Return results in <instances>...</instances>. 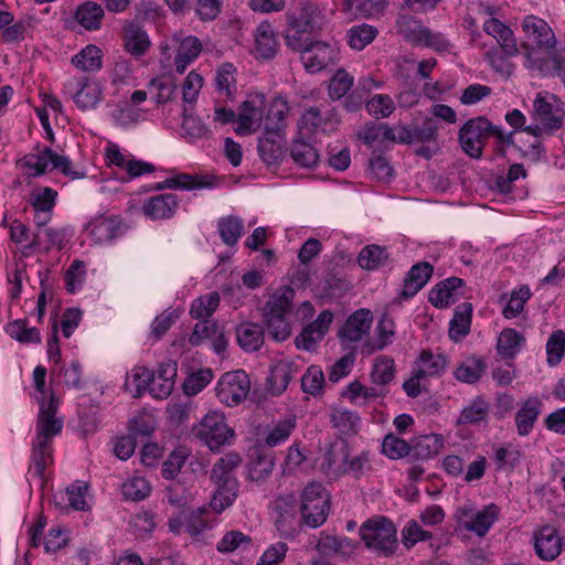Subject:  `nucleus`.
I'll list each match as a JSON object with an SVG mask.
<instances>
[{
  "label": "nucleus",
  "instance_id": "f257e3e1",
  "mask_svg": "<svg viewBox=\"0 0 565 565\" xmlns=\"http://www.w3.org/2000/svg\"><path fill=\"white\" fill-rule=\"evenodd\" d=\"M58 401L53 394L50 401L41 404L38 424L36 438L33 441L32 462L34 472L38 477H42L46 465L52 461V438L62 431L63 422L56 418Z\"/></svg>",
  "mask_w": 565,
  "mask_h": 565
},
{
  "label": "nucleus",
  "instance_id": "f03ea898",
  "mask_svg": "<svg viewBox=\"0 0 565 565\" xmlns=\"http://www.w3.org/2000/svg\"><path fill=\"white\" fill-rule=\"evenodd\" d=\"M294 297V289L284 287L271 295L264 306V323L275 341H284L291 333V327L286 320V315L291 310Z\"/></svg>",
  "mask_w": 565,
  "mask_h": 565
},
{
  "label": "nucleus",
  "instance_id": "7ed1b4c3",
  "mask_svg": "<svg viewBox=\"0 0 565 565\" xmlns=\"http://www.w3.org/2000/svg\"><path fill=\"white\" fill-rule=\"evenodd\" d=\"M360 536L365 546L380 556H392L398 546L397 530L393 522L384 516L365 521L360 527Z\"/></svg>",
  "mask_w": 565,
  "mask_h": 565
},
{
  "label": "nucleus",
  "instance_id": "20e7f679",
  "mask_svg": "<svg viewBox=\"0 0 565 565\" xmlns=\"http://www.w3.org/2000/svg\"><path fill=\"white\" fill-rule=\"evenodd\" d=\"M329 511V493L321 483L310 482L301 494V521L310 527H319L327 521Z\"/></svg>",
  "mask_w": 565,
  "mask_h": 565
},
{
  "label": "nucleus",
  "instance_id": "39448f33",
  "mask_svg": "<svg viewBox=\"0 0 565 565\" xmlns=\"http://www.w3.org/2000/svg\"><path fill=\"white\" fill-rule=\"evenodd\" d=\"M193 431L194 436L212 451L230 445L235 437L234 430L226 424L225 416L218 412L206 414Z\"/></svg>",
  "mask_w": 565,
  "mask_h": 565
},
{
  "label": "nucleus",
  "instance_id": "423d86ee",
  "mask_svg": "<svg viewBox=\"0 0 565 565\" xmlns=\"http://www.w3.org/2000/svg\"><path fill=\"white\" fill-rule=\"evenodd\" d=\"M492 124L483 116L469 119L459 130L458 140L462 151L473 159L482 157Z\"/></svg>",
  "mask_w": 565,
  "mask_h": 565
},
{
  "label": "nucleus",
  "instance_id": "0eeeda50",
  "mask_svg": "<svg viewBox=\"0 0 565 565\" xmlns=\"http://www.w3.org/2000/svg\"><path fill=\"white\" fill-rule=\"evenodd\" d=\"M249 390L250 380L243 370L223 374L215 388L218 401L230 407L237 406L245 401Z\"/></svg>",
  "mask_w": 565,
  "mask_h": 565
},
{
  "label": "nucleus",
  "instance_id": "6e6552de",
  "mask_svg": "<svg viewBox=\"0 0 565 565\" xmlns=\"http://www.w3.org/2000/svg\"><path fill=\"white\" fill-rule=\"evenodd\" d=\"M531 114L536 122H542L555 131L562 128L565 118L563 103L557 96L546 92L536 94Z\"/></svg>",
  "mask_w": 565,
  "mask_h": 565
},
{
  "label": "nucleus",
  "instance_id": "1a4fd4ad",
  "mask_svg": "<svg viewBox=\"0 0 565 565\" xmlns=\"http://www.w3.org/2000/svg\"><path fill=\"white\" fill-rule=\"evenodd\" d=\"M296 499L292 494L277 498L271 505L275 526L285 539L294 537L303 522L297 516Z\"/></svg>",
  "mask_w": 565,
  "mask_h": 565
},
{
  "label": "nucleus",
  "instance_id": "9d476101",
  "mask_svg": "<svg viewBox=\"0 0 565 565\" xmlns=\"http://www.w3.org/2000/svg\"><path fill=\"white\" fill-rule=\"evenodd\" d=\"M49 162L52 163L54 169H57L63 174L68 175L72 179H78L83 177V173H78L72 170V162L67 157L54 152L49 147H45L43 151L38 154L29 153L22 159V164L24 167L35 171L34 175L45 173Z\"/></svg>",
  "mask_w": 565,
  "mask_h": 565
},
{
  "label": "nucleus",
  "instance_id": "9b49d317",
  "mask_svg": "<svg viewBox=\"0 0 565 565\" xmlns=\"http://www.w3.org/2000/svg\"><path fill=\"white\" fill-rule=\"evenodd\" d=\"M338 57L337 49L326 42L313 41L306 51L301 53V62L309 73H317L334 64Z\"/></svg>",
  "mask_w": 565,
  "mask_h": 565
},
{
  "label": "nucleus",
  "instance_id": "f8f14e48",
  "mask_svg": "<svg viewBox=\"0 0 565 565\" xmlns=\"http://www.w3.org/2000/svg\"><path fill=\"white\" fill-rule=\"evenodd\" d=\"M522 30L527 40H531L540 49H554L556 38L546 21L536 15H526L522 21Z\"/></svg>",
  "mask_w": 565,
  "mask_h": 565
},
{
  "label": "nucleus",
  "instance_id": "ddd939ff",
  "mask_svg": "<svg viewBox=\"0 0 565 565\" xmlns=\"http://www.w3.org/2000/svg\"><path fill=\"white\" fill-rule=\"evenodd\" d=\"M373 315L367 309H359L347 319L345 323L338 331L342 341L358 342L371 329Z\"/></svg>",
  "mask_w": 565,
  "mask_h": 565
},
{
  "label": "nucleus",
  "instance_id": "4468645a",
  "mask_svg": "<svg viewBox=\"0 0 565 565\" xmlns=\"http://www.w3.org/2000/svg\"><path fill=\"white\" fill-rule=\"evenodd\" d=\"M264 96H256L253 99L245 100L239 106L237 116V127L235 131L238 135H248L260 126L263 118Z\"/></svg>",
  "mask_w": 565,
  "mask_h": 565
},
{
  "label": "nucleus",
  "instance_id": "2eb2a0df",
  "mask_svg": "<svg viewBox=\"0 0 565 565\" xmlns=\"http://www.w3.org/2000/svg\"><path fill=\"white\" fill-rule=\"evenodd\" d=\"M534 548L543 561H553L562 552V540L552 526H543L534 534Z\"/></svg>",
  "mask_w": 565,
  "mask_h": 565
},
{
  "label": "nucleus",
  "instance_id": "dca6fc26",
  "mask_svg": "<svg viewBox=\"0 0 565 565\" xmlns=\"http://www.w3.org/2000/svg\"><path fill=\"white\" fill-rule=\"evenodd\" d=\"M125 49L135 57L143 56L150 49L151 42L147 32L136 21H126L122 26Z\"/></svg>",
  "mask_w": 565,
  "mask_h": 565
},
{
  "label": "nucleus",
  "instance_id": "f3484780",
  "mask_svg": "<svg viewBox=\"0 0 565 565\" xmlns=\"http://www.w3.org/2000/svg\"><path fill=\"white\" fill-rule=\"evenodd\" d=\"M177 372L175 361H163L159 365L157 374H152L151 395L160 399L167 398L174 388Z\"/></svg>",
  "mask_w": 565,
  "mask_h": 565
},
{
  "label": "nucleus",
  "instance_id": "a211bd4d",
  "mask_svg": "<svg viewBox=\"0 0 565 565\" xmlns=\"http://www.w3.org/2000/svg\"><path fill=\"white\" fill-rule=\"evenodd\" d=\"M433 270V266L427 262L415 264L404 279L399 298L407 300L414 297L429 280Z\"/></svg>",
  "mask_w": 565,
  "mask_h": 565
},
{
  "label": "nucleus",
  "instance_id": "6ab92c4d",
  "mask_svg": "<svg viewBox=\"0 0 565 565\" xmlns=\"http://www.w3.org/2000/svg\"><path fill=\"white\" fill-rule=\"evenodd\" d=\"M483 31L493 36L507 56L519 54V47L513 31L498 19L491 18L483 24Z\"/></svg>",
  "mask_w": 565,
  "mask_h": 565
},
{
  "label": "nucleus",
  "instance_id": "aec40b11",
  "mask_svg": "<svg viewBox=\"0 0 565 565\" xmlns=\"http://www.w3.org/2000/svg\"><path fill=\"white\" fill-rule=\"evenodd\" d=\"M300 367L295 361H278L270 370L269 390L275 395L286 391L290 381L299 373Z\"/></svg>",
  "mask_w": 565,
  "mask_h": 565
},
{
  "label": "nucleus",
  "instance_id": "412c9836",
  "mask_svg": "<svg viewBox=\"0 0 565 565\" xmlns=\"http://www.w3.org/2000/svg\"><path fill=\"white\" fill-rule=\"evenodd\" d=\"M294 15H287V28L284 33L286 45L298 53L310 47L313 42L310 38L312 29L299 24Z\"/></svg>",
  "mask_w": 565,
  "mask_h": 565
},
{
  "label": "nucleus",
  "instance_id": "4be33fe9",
  "mask_svg": "<svg viewBox=\"0 0 565 565\" xmlns=\"http://www.w3.org/2000/svg\"><path fill=\"white\" fill-rule=\"evenodd\" d=\"M465 285L458 277H449L438 282L429 292V302L439 309L447 308L456 301V291Z\"/></svg>",
  "mask_w": 565,
  "mask_h": 565
},
{
  "label": "nucleus",
  "instance_id": "5701e85b",
  "mask_svg": "<svg viewBox=\"0 0 565 565\" xmlns=\"http://www.w3.org/2000/svg\"><path fill=\"white\" fill-rule=\"evenodd\" d=\"M178 205V196L175 194L167 193L150 198L142 209L147 216L160 220L173 216Z\"/></svg>",
  "mask_w": 565,
  "mask_h": 565
},
{
  "label": "nucleus",
  "instance_id": "b1692460",
  "mask_svg": "<svg viewBox=\"0 0 565 565\" xmlns=\"http://www.w3.org/2000/svg\"><path fill=\"white\" fill-rule=\"evenodd\" d=\"M258 153L267 166L277 164L284 159L282 136L277 131H266L259 138Z\"/></svg>",
  "mask_w": 565,
  "mask_h": 565
},
{
  "label": "nucleus",
  "instance_id": "393cba45",
  "mask_svg": "<svg viewBox=\"0 0 565 565\" xmlns=\"http://www.w3.org/2000/svg\"><path fill=\"white\" fill-rule=\"evenodd\" d=\"M395 323L392 318L384 313L376 326V339L374 342L365 341L361 351L363 354L371 355L375 351L383 350L390 343L395 334Z\"/></svg>",
  "mask_w": 565,
  "mask_h": 565
},
{
  "label": "nucleus",
  "instance_id": "a878e982",
  "mask_svg": "<svg viewBox=\"0 0 565 565\" xmlns=\"http://www.w3.org/2000/svg\"><path fill=\"white\" fill-rule=\"evenodd\" d=\"M278 41L275 36L271 24L267 21L262 22L255 32V51L259 57L273 58L278 51Z\"/></svg>",
  "mask_w": 565,
  "mask_h": 565
},
{
  "label": "nucleus",
  "instance_id": "bb28decb",
  "mask_svg": "<svg viewBox=\"0 0 565 565\" xmlns=\"http://www.w3.org/2000/svg\"><path fill=\"white\" fill-rule=\"evenodd\" d=\"M216 484V491L211 500V507L216 512H222L232 505L238 493V482L236 478L213 480Z\"/></svg>",
  "mask_w": 565,
  "mask_h": 565
},
{
  "label": "nucleus",
  "instance_id": "cd10ccee",
  "mask_svg": "<svg viewBox=\"0 0 565 565\" xmlns=\"http://www.w3.org/2000/svg\"><path fill=\"white\" fill-rule=\"evenodd\" d=\"M236 339L243 350L256 352L264 344V330L257 323L243 322L236 328Z\"/></svg>",
  "mask_w": 565,
  "mask_h": 565
},
{
  "label": "nucleus",
  "instance_id": "c85d7f7f",
  "mask_svg": "<svg viewBox=\"0 0 565 565\" xmlns=\"http://www.w3.org/2000/svg\"><path fill=\"white\" fill-rule=\"evenodd\" d=\"M542 403L536 397L526 399L515 414V425L520 436H526L532 430L541 413Z\"/></svg>",
  "mask_w": 565,
  "mask_h": 565
},
{
  "label": "nucleus",
  "instance_id": "c756f323",
  "mask_svg": "<svg viewBox=\"0 0 565 565\" xmlns=\"http://www.w3.org/2000/svg\"><path fill=\"white\" fill-rule=\"evenodd\" d=\"M202 43L193 35L182 39L179 43L174 58L175 71L183 74L189 64H191L201 53Z\"/></svg>",
  "mask_w": 565,
  "mask_h": 565
},
{
  "label": "nucleus",
  "instance_id": "7c9ffc66",
  "mask_svg": "<svg viewBox=\"0 0 565 565\" xmlns=\"http://www.w3.org/2000/svg\"><path fill=\"white\" fill-rule=\"evenodd\" d=\"M472 316V305L470 302L460 303L454 313L449 323V338L456 342L460 341L470 331Z\"/></svg>",
  "mask_w": 565,
  "mask_h": 565
},
{
  "label": "nucleus",
  "instance_id": "2f4dec72",
  "mask_svg": "<svg viewBox=\"0 0 565 565\" xmlns=\"http://www.w3.org/2000/svg\"><path fill=\"white\" fill-rule=\"evenodd\" d=\"M444 447L441 436L437 434L424 435L414 440L411 446V457L418 460H427L436 456Z\"/></svg>",
  "mask_w": 565,
  "mask_h": 565
},
{
  "label": "nucleus",
  "instance_id": "473e14b6",
  "mask_svg": "<svg viewBox=\"0 0 565 565\" xmlns=\"http://www.w3.org/2000/svg\"><path fill=\"white\" fill-rule=\"evenodd\" d=\"M104 17L105 12L103 7L93 1H86L79 4L75 13L76 21L89 31L99 30Z\"/></svg>",
  "mask_w": 565,
  "mask_h": 565
},
{
  "label": "nucleus",
  "instance_id": "72a5a7b5",
  "mask_svg": "<svg viewBox=\"0 0 565 565\" xmlns=\"http://www.w3.org/2000/svg\"><path fill=\"white\" fill-rule=\"evenodd\" d=\"M213 182L209 181L205 175H192L188 173H179L173 178L166 179L157 185V190L174 189V190H193L212 186Z\"/></svg>",
  "mask_w": 565,
  "mask_h": 565
},
{
  "label": "nucleus",
  "instance_id": "f704fd0d",
  "mask_svg": "<svg viewBox=\"0 0 565 565\" xmlns=\"http://www.w3.org/2000/svg\"><path fill=\"white\" fill-rule=\"evenodd\" d=\"M90 234L97 243H106L122 234V223L117 216L98 218L92 224Z\"/></svg>",
  "mask_w": 565,
  "mask_h": 565
},
{
  "label": "nucleus",
  "instance_id": "c9c22d12",
  "mask_svg": "<svg viewBox=\"0 0 565 565\" xmlns=\"http://www.w3.org/2000/svg\"><path fill=\"white\" fill-rule=\"evenodd\" d=\"M72 64L83 72H97L103 66V52L98 46L89 44L72 57Z\"/></svg>",
  "mask_w": 565,
  "mask_h": 565
},
{
  "label": "nucleus",
  "instance_id": "e433bc0d",
  "mask_svg": "<svg viewBox=\"0 0 565 565\" xmlns=\"http://www.w3.org/2000/svg\"><path fill=\"white\" fill-rule=\"evenodd\" d=\"M79 89L74 95V103L83 110L94 108L100 100L102 87L88 78L78 83Z\"/></svg>",
  "mask_w": 565,
  "mask_h": 565
},
{
  "label": "nucleus",
  "instance_id": "4c0bfd02",
  "mask_svg": "<svg viewBox=\"0 0 565 565\" xmlns=\"http://www.w3.org/2000/svg\"><path fill=\"white\" fill-rule=\"evenodd\" d=\"M292 161L302 168H312L319 161L318 150L309 142L295 140L289 149Z\"/></svg>",
  "mask_w": 565,
  "mask_h": 565
},
{
  "label": "nucleus",
  "instance_id": "58836bf2",
  "mask_svg": "<svg viewBox=\"0 0 565 565\" xmlns=\"http://www.w3.org/2000/svg\"><path fill=\"white\" fill-rule=\"evenodd\" d=\"M409 41L418 45L433 47L436 51H446L449 43L440 33H433L428 28L418 25L407 35Z\"/></svg>",
  "mask_w": 565,
  "mask_h": 565
},
{
  "label": "nucleus",
  "instance_id": "ea45409f",
  "mask_svg": "<svg viewBox=\"0 0 565 565\" xmlns=\"http://www.w3.org/2000/svg\"><path fill=\"white\" fill-rule=\"evenodd\" d=\"M395 377V363L391 356L380 355L375 359L371 380L374 385L382 386L385 388Z\"/></svg>",
  "mask_w": 565,
  "mask_h": 565
},
{
  "label": "nucleus",
  "instance_id": "a19ab883",
  "mask_svg": "<svg viewBox=\"0 0 565 565\" xmlns=\"http://www.w3.org/2000/svg\"><path fill=\"white\" fill-rule=\"evenodd\" d=\"M499 512L500 509L494 503L484 507L482 510H477L471 525L468 526V531L476 533L478 536H484L497 521Z\"/></svg>",
  "mask_w": 565,
  "mask_h": 565
},
{
  "label": "nucleus",
  "instance_id": "79ce46f5",
  "mask_svg": "<svg viewBox=\"0 0 565 565\" xmlns=\"http://www.w3.org/2000/svg\"><path fill=\"white\" fill-rule=\"evenodd\" d=\"M217 227L222 241L226 245L233 246L238 242L243 234L244 222L238 216L228 215L218 220Z\"/></svg>",
  "mask_w": 565,
  "mask_h": 565
},
{
  "label": "nucleus",
  "instance_id": "37998d69",
  "mask_svg": "<svg viewBox=\"0 0 565 565\" xmlns=\"http://www.w3.org/2000/svg\"><path fill=\"white\" fill-rule=\"evenodd\" d=\"M377 33L375 26L366 23L353 25L347 32L348 43L353 50L361 51L374 41Z\"/></svg>",
  "mask_w": 565,
  "mask_h": 565
},
{
  "label": "nucleus",
  "instance_id": "c03bdc74",
  "mask_svg": "<svg viewBox=\"0 0 565 565\" xmlns=\"http://www.w3.org/2000/svg\"><path fill=\"white\" fill-rule=\"evenodd\" d=\"M388 260V253L385 247L379 245L365 246L358 256V264L366 270H374Z\"/></svg>",
  "mask_w": 565,
  "mask_h": 565
},
{
  "label": "nucleus",
  "instance_id": "a18cd8bd",
  "mask_svg": "<svg viewBox=\"0 0 565 565\" xmlns=\"http://www.w3.org/2000/svg\"><path fill=\"white\" fill-rule=\"evenodd\" d=\"M484 370V362L481 359L472 358L460 363L454 374L458 381L473 384L480 380Z\"/></svg>",
  "mask_w": 565,
  "mask_h": 565
},
{
  "label": "nucleus",
  "instance_id": "49530a36",
  "mask_svg": "<svg viewBox=\"0 0 565 565\" xmlns=\"http://www.w3.org/2000/svg\"><path fill=\"white\" fill-rule=\"evenodd\" d=\"M524 338L514 329H504L498 339L497 350L498 353L504 359L513 358Z\"/></svg>",
  "mask_w": 565,
  "mask_h": 565
},
{
  "label": "nucleus",
  "instance_id": "de8ad7c7",
  "mask_svg": "<svg viewBox=\"0 0 565 565\" xmlns=\"http://www.w3.org/2000/svg\"><path fill=\"white\" fill-rule=\"evenodd\" d=\"M324 374L320 366L310 365L301 377V390L313 397L323 393Z\"/></svg>",
  "mask_w": 565,
  "mask_h": 565
},
{
  "label": "nucleus",
  "instance_id": "09e8293b",
  "mask_svg": "<svg viewBox=\"0 0 565 565\" xmlns=\"http://www.w3.org/2000/svg\"><path fill=\"white\" fill-rule=\"evenodd\" d=\"M288 110V105L282 99L273 100L266 116V131H277L281 134Z\"/></svg>",
  "mask_w": 565,
  "mask_h": 565
},
{
  "label": "nucleus",
  "instance_id": "8fccbe9b",
  "mask_svg": "<svg viewBox=\"0 0 565 565\" xmlns=\"http://www.w3.org/2000/svg\"><path fill=\"white\" fill-rule=\"evenodd\" d=\"M420 367L417 370L424 377L439 375L447 365L443 354L434 355L431 351L424 350L419 355Z\"/></svg>",
  "mask_w": 565,
  "mask_h": 565
},
{
  "label": "nucleus",
  "instance_id": "3c124183",
  "mask_svg": "<svg viewBox=\"0 0 565 565\" xmlns=\"http://www.w3.org/2000/svg\"><path fill=\"white\" fill-rule=\"evenodd\" d=\"M235 67L231 63L222 64L215 76L217 92L224 94L227 98L233 99L235 93Z\"/></svg>",
  "mask_w": 565,
  "mask_h": 565
},
{
  "label": "nucleus",
  "instance_id": "603ef678",
  "mask_svg": "<svg viewBox=\"0 0 565 565\" xmlns=\"http://www.w3.org/2000/svg\"><path fill=\"white\" fill-rule=\"evenodd\" d=\"M220 305V295L214 291L193 301L190 313L194 319H206Z\"/></svg>",
  "mask_w": 565,
  "mask_h": 565
},
{
  "label": "nucleus",
  "instance_id": "864d4df0",
  "mask_svg": "<svg viewBox=\"0 0 565 565\" xmlns=\"http://www.w3.org/2000/svg\"><path fill=\"white\" fill-rule=\"evenodd\" d=\"M150 491L151 487L149 482L142 477H132L121 487L124 498L131 501L146 499L150 494Z\"/></svg>",
  "mask_w": 565,
  "mask_h": 565
},
{
  "label": "nucleus",
  "instance_id": "5fc2aeb1",
  "mask_svg": "<svg viewBox=\"0 0 565 565\" xmlns=\"http://www.w3.org/2000/svg\"><path fill=\"white\" fill-rule=\"evenodd\" d=\"M242 458L237 454H227L220 458L213 466L211 471L212 480H222L227 478H235L233 471L239 466Z\"/></svg>",
  "mask_w": 565,
  "mask_h": 565
},
{
  "label": "nucleus",
  "instance_id": "6e6d98bb",
  "mask_svg": "<svg viewBox=\"0 0 565 565\" xmlns=\"http://www.w3.org/2000/svg\"><path fill=\"white\" fill-rule=\"evenodd\" d=\"M332 422L341 435L353 436L359 431L360 417L353 412H337L332 415Z\"/></svg>",
  "mask_w": 565,
  "mask_h": 565
},
{
  "label": "nucleus",
  "instance_id": "4d7b16f0",
  "mask_svg": "<svg viewBox=\"0 0 565 565\" xmlns=\"http://www.w3.org/2000/svg\"><path fill=\"white\" fill-rule=\"evenodd\" d=\"M274 468V460L265 455H257L248 463V478L252 481H264Z\"/></svg>",
  "mask_w": 565,
  "mask_h": 565
},
{
  "label": "nucleus",
  "instance_id": "13d9d810",
  "mask_svg": "<svg viewBox=\"0 0 565 565\" xmlns=\"http://www.w3.org/2000/svg\"><path fill=\"white\" fill-rule=\"evenodd\" d=\"M11 338L22 343H39L41 335L35 327L28 328L24 320H15L7 329Z\"/></svg>",
  "mask_w": 565,
  "mask_h": 565
},
{
  "label": "nucleus",
  "instance_id": "bf43d9fd",
  "mask_svg": "<svg viewBox=\"0 0 565 565\" xmlns=\"http://www.w3.org/2000/svg\"><path fill=\"white\" fill-rule=\"evenodd\" d=\"M565 352V332L563 330L553 331L546 343L547 363L551 366L557 365L563 359Z\"/></svg>",
  "mask_w": 565,
  "mask_h": 565
},
{
  "label": "nucleus",
  "instance_id": "052dcab7",
  "mask_svg": "<svg viewBox=\"0 0 565 565\" xmlns=\"http://www.w3.org/2000/svg\"><path fill=\"white\" fill-rule=\"evenodd\" d=\"M531 291L527 286H522L511 294V297L502 310L504 318L512 319L518 317L524 309L525 302L529 300Z\"/></svg>",
  "mask_w": 565,
  "mask_h": 565
},
{
  "label": "nucleus",
  "instance_id": "680f3d73",
  "mask_svg": "<svg viewBox=\"0 0 565 565\" xmlns=\"http://www.w3.org/2000/svg\"><path fill=\"white\" fill-rule=\"evenodd\" d=\"M438 125L431 118H426L420 126L412 128V143H434L437 142Z\"/></svg>",
  "mask_w": 565,
  "mask_h": 565
},
{
  "label": "nucleus",
  "instance_id": "e2e57ef3",
  "mask_svg": "<svg viewBox=\"0 0 565 565\" xmlns=\"http://www.w3.org/2000/svg\"><path fill=\"white\" fill-rule=\"evenodd\" d=\"M148 87L150 90L157 92L154 95L157 104H166L172 100L177 90V84L167 77L152 78L149 82Z\"/></svg>",
  "mask_w": 565,
  "mask_h": 565
},
{
  "label": "nucleus",
  "instance_id": "0e129e2a",
  "mask_svg": "<svg viewBox=\"0 0 565 565\" xmlns=\"http://www.w3.org/2000/svg\"><path fill=\"white\" fill-rule=\"evenodd\" d=\"M328 121L329 118L322 114L319 107H309L303 111L299 126L301 129L315 132L319 129L324 130Z\"/></svg>",
  "mask_w": 565,
  "mask_h": 565
},
{
  "label": "nucleus",
  "instance_id": "69168bd1",
  "mask_svg": "<svg viewBox=\"0 0 565 565\" xmlns=\"http://www.w3.org/2000/svg\"><path fill=\"white\" fill-rule=\"evenodd\" d=\"M353 77L343 68L335 72L329 84V96L340 99L351 89Z\"/></svg>",
  "mask_w": 565,
  "mask_h": 565
},
{
  "label": "nucleus",
  "instance_id": "338daca9",
  "mask_svg": "<svg viewBox=\"0 0 565 565\" xmlns=\"http://www.w3.org/2000/svg\"><path fill=\"white\" fill-rule=\"evenodd\" d=\"M252 543L250 536L241 531H228L224 534L216 545V550L221 553H231L241 546H248Z\"/></svg>",
  "mask_w": 565,
  "mask_h": 565
},
{
  "label": "nucleus",
  "instance_id": "774afa93",
  "mask_svg": "<svg viewBox=\"0 0 565 565\" xmlns=\"http://www.w3.org/2000/svg\"><path fill=\"white\" fill-rule=\"evenodd\" d=\"M382 451L391 459H399L411 456L412 448L405 440L388 434L383 439Z\"/></svg>",
  "mask_w": 565,
  "mask_h": 565
}]
</instances>
